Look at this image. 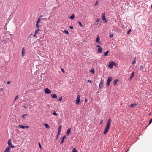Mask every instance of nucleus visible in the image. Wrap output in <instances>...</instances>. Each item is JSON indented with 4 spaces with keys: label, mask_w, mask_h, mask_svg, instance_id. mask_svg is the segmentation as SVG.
I'll list each match as a JSON object with an SVG mask.
<instances>
[{
    "label": "nucleus",
    "mask_w": 152,
    "mask_h": 152,
    "mask_svg": "<svg viewBox=\"0 0 152 152\" xmlns=\"http://www.w3.org/2000/svg\"><path fill=\"white\" fill-rule=\"evenodd\" d=\"M111 123V119H109L108 120L106 126L104 129V134H106L107 132L110 127V126Z\"/></svg>",
    "instance_id": "1"
},
{
    "label": "nucleus",
    "mask_w": 152,
    "mask_h": 152,
    "mask_svg": "<svg viewBox=\"0 0 152 152\" xmlns=\"http://www.w3.org/2000/svg\"><path fill=\"white\" fill-rule=\"evenodd\" d=\"M114 64L115 65V63H114L113 61H109L108 66L109 68L111 69L113 68V66Z\"/></svg>",
    "instance_id": "2"
},
{
    "label": "nucleus",
    "mask_w": 152,
    "mask_h": 152,
    "mask_svg": "<svg viewBox=\"0 0 152 152\" xmlns=\"http://www.w3.org/2000/svg\"><path fill=\"white\" fill-rule=\"evenodd\" d=\"M112 78L111 77H109L107 80V83L106 85L107 86H109L110 85V82L112 81Z\"/></svg>",
    "instance_id": "3"
},
{
    "label": "nucleus",
    "mask_w": 152,
    "mask_h": 152,
    "mask_svg": "<svg viewBox=\"0 0 152 152\" xmlns=\"http://www.w3.org/2000/svg\"><path fill=\"white\" fill-rule=\"evenodd\" d=\"M101 18L103 20L105 23H106L107 22V20L105 17V14L104 13H102L101 16Z\"/></svg>",
    "instance_id": "4"
},
{
    "label": "nucleus",
    "mask_w": 152,
    "mask_h": 152,
    "mask_svg": "<svg viewBox=\"0 0 152 152\" xmlns=\"http://www.w3.org/2000/svg\"><path fill=\"white\" fill-rule=\"evenodd\" d=\"M8 144L10 147L12 148H14L15 147L12 144L11 140H10L8 141Z\"/></svg>",
    "instance_id": "5"
},
{
    "label": "nucleus",
    "mask_w": 152,
    "mask_h": 152,
    "mask_svg": "<svg viewBox=\"0 0 152 152\" xmlns=\"http://www.w3.org/2000/svg\"><path fill=\"white\" fill-rule=\"evenodd\" d=\"M80 96L79 95H78L77 96V99L76 100V103L77 104H79L80 100Z\"/></svg>",
    "instance_id": "6"
},
{
    "label": "nucleus",
    "mask_w": 152,
    "mask_h": 152,
    "mask_svg": "<svg viewBox=\"0 0 152 152\" xmlns=\"http://www.w3.org/2000/svg\"><path fill=\"white\" fill-rule=\"evenodd\" d=\"M44 92L47 94H50L51 93V91L48 88H45L44 90Z\"/></svg>",
    "instance_id": "7"
},
{
    "label": "nucleus",
    "mask_w": 152,
    "mask_h": 152,
    "mask_svg": "<svg viewBox=\"0 0 152 152\" xmlns=\"http://www.w3.org/2000/svg\"><path fill=\"white\" fill-rule=\"evenodd\" d=\"M61 126H60L58 127V129L57 138L58 137V136H59V134H60V132L61 131Z\"/></svg>",
    "instance_id": "8"
},
{
    "label": "nucleus",
    "mask_w": 152,
    "mask_h": 152,
    "mask_svg": "<svg viewBox=\"0 0 152 152\" xmlns=\"http://www.w3.org/2000/svg\"><path fill=\"white\" fill-rule=\"evenodd\" d=\"M99 35H98L97 36V37L96 38V42L97 43H99V44H100V42H99Z\"/></svg>",
    "instance_id": "9"
},
{
    "label": "nucleus",
    "mask_w": 152,
    "mask_h": 152,
    "mask_svg": "<svg viewBox=\"0 0 152 152\" xmlns=\"http://www.w3.org/2000/svg\"><path fill=\"white\" fill-rule=\"evenodd\" d=\"M11 148L9 147H7L5 149L4 152H10Z\"/></svg>",
    "instance_id": "10"
},
{
    "label": "nucleus",
    "mask_w": 152,
    "mask_h": 152,
    "mask_svg": "<svg viewBox=\"0 0 152 152\" xmlns=\"http://www.w3.org/2000/svg\"><path fill=\"white\" fill-rule=\"evenodd\" d=\"M102 80H101V82L99 84V88H101L103 87V82H102Z\"/></svg>",
    "instance_id": "11"
},
{
    "label": "nucleus",
    "mask_w": 152,
    "mask_h": 152,
    "mask_svg": "<svg viewBox=\"0 0 152 152\" xmlns=\"http://www.w3.org/2000/svg\"><path fill=\"white\" fill-rule=\"evenodd\" d=\"M25 53V51L24 48H23L22 49V57H23L24 56V54Z\"/></svg>",
    "instance_id": "12"
},
{
    "label": "nucleus",
    "mask_w": 152,
    "mask_h": 152,
    "mask_svg": "<svg viewBox=\"0 0 152 152\" xmlns=\"http://www.w3.org/2000/svg\"><path fill=\"white\" fill-rule=\"evenodd\" d=\"M66 136H64L62 138V140L61 142H60V144H62L63 143V142L64 141V139L66 138Z\"/></svg>",
    "instance_id": "13"
},
{
    "label": "nucleus",
    "mask_w": 152,
    "mask_h": 152,
    "mask_svg": "<svg viewBox=\"0 0 152 152\" xmlns=\"http://www.w3.org/2000/svg\"><path fill=\"white\" fill-rule=\"evenodd\" d=\"M51 96L53 98H56L57 97V95L55 94H51Z\"/></svg>",
    "instance_id": "14"
},
{
    "label": "nucleus",
    "mask_w": 152,
    "mask_h": 152,
    "mask_svg": "<svg viewBox=\"0 0 152 152\" xmlns=\"http://www.w3.org/2000/svg\"><path fill=\"white\" fill-rule=\"evenodd\" d=\"M71 128H69L67 130V132H66V134L67 135H68L69 134V133H70V132H71Z\"/></svg>",
    "instance_id": "15"
},
{
    "label": "nucleus",
    "mask_w": 152,
    "mask_h": 152,
    "mask_svg": "<svg viewBox=\"0 0 152 152\" xmlns=\"http://www.w3.org/2000/svg\"><path fill=\"white\" fill-rule=\"evenodd\" d=\"M134 71H133L132 73V75L130 76V80H131L132 79V78L134 77Z\"/></svg>",
    "instance_id": "16"
},
{
    "label": "nucleus",
    "mask_w": 152,
    "mask_h": 152,
    "mask_svg": "<svg viewBox=\"0 0 152 152\" xmlns=\"http://www.w3.org/2000/svg\"><path fill=\"white\" fill-rule=\"evenodd\" d=\"M102 49L101 48H98V52L99 53H101L102 52Z\"/></svg>",
    "instance_id": "17"
},
{
    "label": "nucleus",
    "mask_w": 152,
    "mask_h": 152,
    "mask_svg": "<svg viewBox=\"0 0 152 152\" xmlns=\"http://www.w3.org/2000/svg\"><path fill=\"white\" fill-rule=\"evenodd\" d=\"M118 81V79H116L115 80H114L113 84L114 85H115L117 84V82Z\"/></svg>",
    "instance_id": "18"
},
{
    "label": "nucleus",
    "mask_w": 152,
    "mask_h": 152,
    "mask_svg": "<svg viewBox=\"0 0 152 152\" xmlns=\"http://www.w3.org/2000/svg\"><path fill=\"white\" fill-rule=\"evenodd\" d=\"M62 31L63 32L67 34H69L68 31L67 30H64V31Z\"/></svg>",
    "instance_id": "19"
},
{
    "label": "nucleus",
    "mask_w": 152,
    "mask_h": 152,
    "mask_svg": "<svg viewBox=\"0 0 152 152\" xmlns=\"http://www.w3.org/2000/svg\"><path fill=\"white\" fill-rule=\"evenodd\" d=\"M136 57H135L134 59V60L132 61V64H135L136 63Z\"/></svg>",
    "instance_id": "20"
},
{
    "label": "nucleus",
    "mask_w": 152,
    "mask_h": 152,
    "mask_svg": "<svg viewBox=\"0 0 152 152\" xmlns=\"http://www.w3.org/2000/svg\"><path fill=\"white\" fill-rule=\"evenodd\" d=\"M144 68V66L143 65H141L140 66L139 70L140 71H141Z\"/></svg>",
    "instance_id": "21"
},
{
    "label": "nucleus",
    "mask_w": 152,
    "mask_h": 152,
    "mask_svg": "<svg viewBox=\"0 0 152 152\" xmlns=\"http://www.w3.org/2000/svg\"><path fill=\"white\" fill-rule=\"evenodd\" d=\"M109 53V51L108 50H107L104 53V55L105 56H108V54Z\"/></svg>",
    "instance_id": "22"
},
{
    "label": "nucleus",
    "mask_w": 152,
    "mask_h": 152,
    "mask_svg": "<svg viewBox=\"0 0 152 152\" xmlns=\"http://www.w3.org/2000/svg\"><path fill=\"white\" fill-rule=\"evenodd\" d=\"M136 105V104H132L130 105V106L131 107H133L135 106Z\"/></svg>",
    "instance_id": "23"
},
{
    "label": "nucleus",
    "mask_w": 152,
    "mask_h": 152,
    "mask_svg": "<svg viewBox=\"0 0 152 152\" xmlns=\"http://www.w3.org/2000/svg\"><path fill=\"white\" fill-rule=\"evenodd\" d=\"M18 127L20 128L24 129L25 128V126L22 125H19L18 126Z\"/></svg>",
    "instance_id": "24"
},
{
    "label": "nucleus",
    "mask_w": 152,
    "mask_h": 152,
    "mask_svg": "<svg viewBox=\"0 0 152 152\" xmlns=\"http://www.w3.org/2000/svg\"><path fill=\"white\" fill-rule=\"evenodd\" d=\"M74 18V15H72L69 18L71 20H73Z\"/></svg>",
    "instance_id": "25"
},
{
    "label": "nucleus",
    "mask_w": 152,
    "mask_h": 152,
    "mask_svg": "<svg viewBox=\"0 0 152 152\" xmlns=\"http://www.w3.org/2000/svg\"><path fill=\"white\" fill-rule=\"evenodd\" d=\"M90 72L91 73L94 74V70L93 69H91V70Z\"/></svg>",
    "instance_id": "26"
},
{
    "label": "nucleus",
    "mask_w": 152,
    "mask_h": 152,
    "mask_svg": "<svg viewBox=\"0 0 152 152\" xmlns=\"http://www.w3.org/2000/svg\"><path fill=\"white\" fill-rule=\"evenodd\" d=\"M39 30V28H38L37 30H36L35 31V33L36 34H37Z\"/></svg>",
    "instance_id": "27"
},
{
    "label": "nucleus",
    "mask_w": 152,
    "mask_h": 152,
    "mask_svg": "<svg viewBox=\"0 0 152 152\" xmlns=\"http://www.w3.org/2000/svg\"><path fill=\"white\" fill-rule=\"evenodd\" d=\"M78 23L79 25H80L81 27H83V25H82V23L80 22L79 21L78 22Z\"/></svg>",
    "instance_id": "28"
},
{
    "label": "nucleus",
    "mask_w": 152,
    "mask_h": 152,
    "mask_svg": "<svg viewBox=\"0 0 152 152\" xmlns=\"http://www.w3.org/2000/svg\"><path fill=\"white\" fill-rule=\"evenodd\" d=\"M45 127L46 128H49V126H48V125L47 124H45Z\"/></svg>",
    "instance_id": "29"
},
{
    "label": "nucleus",
    "mask_w": 152,
    "mask_h": 152,
    "mask_svg": "<svg viewBox=\"0 0 152 152\" xmlns=\"http://www.w3.org/2000/svg\"><path fill=\"white\" fill-rule=\"evenodd\" d=\"M72 152H77L76 148H73L72 149Z\"/></svg>",
    "instance_id": "30"
},
{
    "label": "nucleus",
    "mask_w": 152,
    "mask_h": 152,
    "mask_svg": "<svg viewBox=\"0 0 152 152\" xmlns=\"http://www.w3.org/2000/svg\"><path fill=\"white\" fill-rule=\"evenodd\" d=\"M27 115V114H24L22 115V117L23 118H24Z\"/></svg>",
    "instance_id": "31"
},
{
    "label": "nucleus",
    "mask_w": 152,
    "mask_h": 152,
    "mask_svg": "<svg viewBox=\"0 0 152 152\" xmlns=\"http://www.w3.org/2000/svg\"><path fill=\"white\" fill-rule=\"evenodd\" d=\"M40 21V19L39 18H38V20L37 21L36 23H39Z\"/></svg>",
    "instance_id": "32"
},
{
    "label": "nucleus",
    "mask_w": 152,
    "mask_h": 152,
    "mask_svg": "<svg viewBox=\"0 0 152 152\" xmlns=\"http://www.w3.org/2000/svg\"><path fill=\"white\" fill-rule=\"evenodd\" d=\"M131 29H130L127 32V34H129V33L131 32Z\"/></svg>",
    "instance_id": "33"
},
{
    "label": "nucleus",
    "mask_w": 152,
    "mask_h": 152,
    "mask_svg": "<svg viewBox=\"0 0 152 152\" xmlns=\"http://www.w3.org/2000/svg\"><path fill=\"white\" fill-rule=\"evenodd\" d=\"M113 34H110L109 35V37L110 38H112L113 37Z\"/></svg>",
    "instance_id": "34"
},
{
    "label": "nucleus",
    "mask_w": 152,
    "mask_h": 152,
    "mask_svg": "<svg viewBox=\"0 0 152 152\" xmlns=\"http://www.w3.org/2000/svg\"><path fill=\"white\" fill-rule=\"evenodd\" d=\"M18 95H17L16 96V97H15V99H14L15 101L17 99H18Z\"/></svg>",
    "instance_id": "35"
},
{
    "label": "nucleus",
    "mask_w": 152,
    "mask_h": 152,
    "mask_svg": "<svg viewBox=\"0 0 152 152\" xmlns=\"http://www.w3.org/2000/svg\"><path fill=\"white\" fill-rule=\"evenodd\" d=\"M36 26L38 28H39V26L38 25V23H36Z\"/></svg>",
    "instance_id": "36"
},
{
    "label": "nucleus",
    "mask_w": 152,
    "mask_h": 152,
    "mask_svg": "<svg viewBox=\"0 0 152 152\" xmlns=\"http://www.w3.org/2000/svg\"><path fill=\"white\" fill-rule=\"evenodd\" d=\"M98 1H97L95 3V6H97L98 5Z\"/></svg>",
    "instance_id": "37"
},
{
    "label": "nucleus",
    "mask_w": 152,
    "mask_h": 152,
    "mask_svg": "<svg viewBox=\"0 0 152 152\" xmlns=\"http://www.w3.org/2000/svg\"><path fill=\"white\" fill-rule=\"evenodd\" d=\"M100 20V19L99 18H97L96 19V22H99Z\"/></svg>",
    "instance_id": "38"
},
{
    "label": "nucleus",
    "mask_w": 152,
    "mask_h": 152,
    "mask_svg": "<svg viewBox=\"0 0 152 152\" xmlns=\"http://www.w3.org/2000/svg\"><path fill=\"white\" fill-rule=\"evenodd\" d=\"M38 145H39V147L40 148H41L42 147H41V144L40 143V142H39L38 143Z\"/></svg>",
    "instance_id": "39"
},
{
    "label": "nucleus",
    "mask_w": 152,
    "mask_h": 152,
    "mask_svg": "<svg viewBox=\"0 0 152 152\" xmlns=\"http://www.w3.org/2000/svg\"><path fill=\"white\" fill-rule=\"evenodd\" d=\"M152 122V118L149 121V124H150Z\"/></svg>",
    "instance_id": "40"
},
{
    "label": "nucleus",
    "mask_w": 152,
    "mask_h": 152,
    "mask_svg": "<svg viewBox=\"0 0 152 152\" xmlns=\"http://www.w3.org/2000/svg\"><path fill=\"white\" fill-rule=\"evenodd\" d=\"M62 96H61V97H60L59 98V100L60 101H61L62 100Z\"/></svg>",
    "instance_id": "41"
},
{
    "label": "nucleus",
    "mask_w": 152,
    "mask_h": 152,
    "mask_svg": "<svg viewBox=\"0 0 152 152\" xmlns=\"http://www.w3.org/2000/svg\"><path fill=\"white\" fill-rule=\"evenodd\" d=\"M61 70L63 73H64V70L63 68H61Z\"/></svg>",
    "instance_id": "42"
},
{
    "label": "nucleus",
    "mask_w": 152,
    "mask_h": 152,
    "mask_svg": "<svg viewBox=\"0 0 152 152\" xmlns=\"http://www.w3.org/2000/svg\"><path fill=\"white\" fill-rule=\"evenodd\" d=\"M53 114L54 115H57V114L55 113V112H54L53 113Z\"/></svg>",
    "instance_id": "43"
},
{
    "label": "nucleus",
    "mask_w": 152,
    "mask_h": 152,
    "mask_svg": "<svg viewBox=\"0 0 152 152\" xmlns=\"http://www.w3.org/2000/svg\"><path fill=\"white\" fill-rule=\"evenodd\" d=\"M69 28L71 29H72L73 28V26H69Z\"/></svg>",
    "instance_id": "44"
},
{
    "label": "nucleus",
    "mask_w": 152,
    "mask_h": 152,
    "mask_svg": "<svg viewBox=\"0 0 152 152\" xmlns=\"http://www.w3.org/2000/svg\"><path fill=\"white\" fill-rule=\"evenodd\" d=\"M87 82H89L90 83H92V81H91L89 80H88Z\"/></svg>",
    "instance_id": "45"
},
{
    "label": "nucleus",
    "mask_w": 152,
    "mask_h": 152,
    "mask_svg": "<svg viewBox=\"0 0 152 152\" xmlns=\"http://www.w3.org/2000/svg\"><path fill=\"white\" fill-rule=\"evenodd\" d=\"M10 83H11V82H10V81H8V82H7V84H10Z\"/></svg>",
    "instance_id": "46"
},
{
    "label": "nucleus",
    "mask_w": 152,
    "mask_h": 152,
    "mask_svg": "<svg viewBox=\"0 0 152 152\" xmlns=\"http://www.w3.org/2000/svg\"><path fill=\"white\" fill-rule=\"evenodd\" d=\"M96 47L98 48H100V46L99 45H98L96 46Z\"/></svg>",
    "instance_id": "47"
},
{
    "label": "nucleus",
    "mask_w": 152,
    "mask_h": 152,
    "mask_svg": "<svg viewBox=\"0 0 152 152\" xmlns=\"http://www.w3.org/2000/svg\"><path fill=\"white\" fill-rule=\"evenodd\" d=\"M29 128V127L28 126H25V128Z\"/></svg>",
    "instance_id": "48"
},
{
    "label": "nucleus",
    "mask_w": 152,
    "mask_h": 152,
    "mask_svg": "<svg viewBox=\"0 0 152 152\" xmlns=\"http://www.w3.org/2000/svg\"><path fill=\"white\" fill-rule=\"evenodd\" d=\"M36 34L35 33V34H34L33 35V37H35L36 36Z\"/></svg>",
    "instance_id": "49"
},
{
    "label": "nucleus",
    "mask_w": 152,
    "mask_h": 152,
    "mask_svg": "<svg viewBox=\"0 0 152 152\" xmlns=\"http://www.w3.org/2000/svg\"><path fill=\"white\" fill-rule=\"evenodd\" d=\"M102 122H103V120H101L100 124H101L102 123Z\"/></svg>",
    "instance_id": "50"
},
{
    "label": "nucleus",
    "mask_w": 152,
    "mask_h": 152,
    "mask_svg": "<svg viewBox=\"0 0 152 152\" xmlns=\"http://www.w3.org/2000/svg\"><path fill=\"white\" fill-rule=\"evenodd\" d=\"M87 99H85V102H87Z\"/></svg>",
    "instance_id": "51"
},
{
    "label": "nucleus",
    "mask_w": 152,
    "mask_h": 152,
    "mask_svg": "<svg viewBox=\"0 0 152 152\" xmlns=\"http://www.w3.org/2000/svg\"><path fill=\"white\" fill-rule=\"evenodd\" d=\"M43 17V15H40V16H39V17L40 18H42V17Z\"/></svg>",
    "instance_id": "52"
},
{
    "label": "nucleus",
    "mask_w": 152,
    "mask_h": 152,
    "mask_svg": "<svg viewBox=\"0 0 152 152\" xmlns=\"http://www.w3.org/2000/svg\"><path fill=\"white\" fill-rule=\"evenodd\" d=\"M148 51H149V52H148L149 53V52H150V53H152V52H151V51H150V50H149Z\"/></svg>",
    "instance_id": "53"
},
{
    "label": "nucleus",
    "mask_w": 152,
    "mask_h": 152,
    "mask_svg": "<svg viewBox=\"0 0 152 152\" xmlns=\"http://www.w3.org/2000/svg\"><path fill=\"white\" fill-rule=\"evenodd\" d=\"M23 107L25 108V109L26 108V106H23Z\"/></svg>",
    "instance_id": "54"
},
{
    "label": "nucleus",
    "mask_w": 152,
    "mask_h": 152,
    "mask_svg": "<svg viewBox=\"0 0 152 152\" xmlns=\"http://www.w3.org/2000/svg\"><path fill=\"white\" fill-rule=\"evenodd\" d=\"M129 151V149H128L126 151V152H127Z\"/></svg>",
    "instance_id": "55"
},
{
    "label": "nucleus",
    "mask_w": 152,
    "mask_h": 152,
    "mask_svg": "<svg viewBox=\"0 0 152 152\" xmlns=\"http://www.w3.org/2000/svg\"><path fill=\"white\" fill-rule=\"evenodd\" d=\"M151 115V113L149 114V115Z\"/></svg>",
    "instance_id": "56"
},
{
    "label": "nucleus",
    "mask_w": 152,
    "mask_h": 152,
    "mask_svg": "<svg viewBox=\"0 0 152 152\" xmlns=\"http://www.w3.org/2000/svg\"><path fill=\"white\" fill-rule=\"evenodd\" d=\"M151 7L152 8V5L151 6Z\"/></svg>",
    "instance_id": "57"
}]
</instances>
